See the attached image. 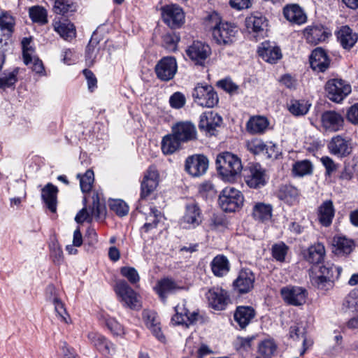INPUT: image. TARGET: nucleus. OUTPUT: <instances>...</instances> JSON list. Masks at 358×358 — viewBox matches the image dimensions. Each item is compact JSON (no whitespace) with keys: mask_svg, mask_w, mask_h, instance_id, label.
Listing matches in <instances>:
<instances>
[{"mask_svg":"<svg viewBox=\"0 0 358 358\" xmlns=\"http://www.w3.org/2000/svg\"><path fill=\"white\" fill-rule=\"evenodd\" d=\"M306 331L305 329L300 324H296L292 325L289 327V336L294 340H299L301 338L303 339V345H306Z\"/></svg>","mask_w":358,"mask_h":358,"instance_id":"59","label":"nucleus"},{"mask_svg":"<svg viewBox=\"0 0 358 358\" xmlns=\"http://www.w3.org/2000/svg\"><path fill=\"white\" fill-rule=\"evenodd\" d=\"M77 178L80 179V185L82 192L83 193L89 192L92 189L94 180L93 171L88 169L83 175L78 174Z\"/></svg>","mask_w":358,"mask_h":358,"instance_id":"49","label":"nucleus"},{"mask_svg":"<svg viewBox=\"0 0 358 358\" xmlns=\"http://www.w3.org/2000/svg\"><path fill=\"white\" fill-rule=\"evenodd\" d=\"M19 70L17 68L8 74L4 73L0 77V87L2 89L8 88L15 85L17 81V76Z\"/></svg>","mask_w":358,"mask_h":358,"instance_id":"53","label":"nucleus"},{"mask_svg":"<svg viewBox=\"0 0 358 358\" xmlns=\"http://www.w3.org/2000/svg\"><path fill=\"white\" fill-rule=\"evenodd\" d=\"M143 317L145 325L150 329L153 335L161 342H165V336L161 330L158 316L154 311L144 310Z\"/></svg>","mask_w":358,"mask_h":358,"instance_id":"29","label":"nucleus"},{"mask_svg":"<svg viewBox=\"0 0 358 358\" xmlns=\"http://www.w3.org/2000/svg\"><path fill=\"white\" fill-rule=\"evenodd\" d=\"M185 102L186 99L184 94L179 92L173 93L169 99L170 106L176 109L182 108L185 106Z\"/></svg>","mask_w":358,"mask_h":358,"instance_id":"64","label":"nucleus"},{"mask_svg":"<svg viewBox=\"0 0 358 358\" xmlns=\"http://www.w3.org/2000/svg\"><path fill=\"white\" fill-rule=\"evenodd\" d=\"M175 311L176 314L171 318V322L174 324H185L186 327H188L198 320V313L195 311L190 313L185 308L184 303L177 305L175 307Z\"/></svg>","mask_w":358,"mask_h":358,"instance_id":"21","label":"nucleus"},{"mask_svg":"<svg viewBox=\"0 0 358 358\" xmlns=\"http://www.w3.org/2000/svg\"><path fill=\"white\" fill-rule=\"evenodd\" d=\"M329 152L338 157H345L350 155L352 151V147L350 139L336 135L331 138L327 145Z\"/></svg>","mask_w":358,"mask_h":358,"instance_id":"13","label":"nucleus"},{"mask_svg":"<svg viewBox=\"0 0 358 358\" xmlns=\"http://www.w3.org/2000/svg\"><path fill=\"white\" fill-rule=\"evenodd\" d=\"M310 107V104L305 100H292L288 105L289 111L295 116L306 115Z\"/></svg>","mask_w":358,"mask_h":358,"instance_id":"46","label":"nucleus"},{"mask_svg":"<svg viewBox=\"0 0 358 358\" xmlns=\"http://www.w3.org/2000/svg\"><path fill=\"white\" fill-rule=\"evenodd\" d=\"M186 54L194 64L204 66L206 59L211 54V49L203 42L194 41L187 48Z\"/></svg>","mask_w":358,"mask_h":358,"instance_id":"11","label":"nucleus"},{"mask_svg":"<svg viewBox=\"0 0 358 358\" xmlns=\"http://www.w3.org/2000/svg\"><path fill=\"white\" fill-rule=\"evenodd\" d=\"M272 210V206L270 204L257 203L253 206L252 216L256 221L264 222L271 220Z\"/></svg>","mask_w":358,"mask_h":358,"instance_id":"42","label":"nucleus"},{"mask_svg":"<svg viewBox=\"0 0 358 358\" xmlns=\"http://www.w3.org/2000/svg\"><path fill=\"white\" fill-rule=\"evenodd\" d=\"M210 20L215 21V25L212 26V34L218 44L228 45L234 42L238 32L234 24L222 22L217 13L210 15Z\"/></svg>","mask_w":358,"mask_h":358,"instance_id":"3","label":"nucleus"},{"mask_svg":"<svg viewBox=\"0 0 358 358\" xmlns=\"http://www.w3.org/2000/svg\"><path fill=\"white\" fill-rule=\"evenodd\" d=\"M332 245L333 252L339 256L349 255L355 246L353 240L340 236L334 238Z\"/></svg>","mask_w":358,"mask_h":358,"instance_id":"32","label":"nucleus"},{"mask_svg":"<svg viewBox=\"0 0 358 358\" xmlns=\"http://www.w3.org/2000/svg\"><path fill=\"white\" fill-rule=\"evenodd\" d=\"M210 267L213 273L216 277H223L229 273L230 264L227 257L223 255H218L212 260Z\"/></svg>","mask_w":358,"mask_h":358,"instance_id":"38","label":"nucleus"},{"mask_svg":"<svg viewBox=\"0 0 358 358\" xmlns=\"http://www.w3.org/2000/svg\"><path fill=\"white\" fill-rule=\"evenodd\" d=\"M324 255L325 248L320 243L310 246L304 253L306 260L310 264L320 263L324 259Z\"/></svg>","mask_w":358,"mask_h":358,"instance_id":"41","label":"nucleus"},{"mask_svg":"<svg viewBox=\"0 0 358 358\" xmlns=\"http://www.w3.org/2000/svg\"><path fill=\"white\" fill-rule=\"evenodd\" d=\"M217 86L229 94L237 93L238 90V86L229 78L219 80L217 83Z\"/></svg>","mask_w":358,"mask_h":358,"instance_id":"61","label":"nucleus"},{"mask_svg":"<svg viewBox=\"0 0 358 358\" xmlns=\"http://www.w3.org/2000/svg\"><path fill=\"white\" fill-rule=\"evenodd\" d=\"M159 183V173L157 171L150 167L145 172L141 185V199H145L149 196L157 188Z\"/></svg>","mask_w":358,"mask_h":358,"instance_id":"18","label":"nucleus"},{"mask_svg":"<svg viewBox=\"0 0 358 358\" xmlns=\"http://www.w3.org/2000/svg\"><path fill=\"white\" fill-rule=\"evenodd\" d=\"M46 291L47 293L50 294V296H48V299L54 305L55 312L57 313L58 317L60 318L61 321L65 323H68L69 315L66 310L64 303L55 295V287L52 285H49L47 287Z\"/></svg>","mask_w":358,"mask_h":358,"instance_id":"33","label":"nucleus"},{"mask_svg":"<svg viewBox=\"0 0 358 358\" xmlns=\"http://www.w3.org/2000/svg\"><path fill=\"white\" fill-rule=\"evenodd\" d=\"M281 199L286 200L287 202L295 199L299 194L298 189L291 185L283 186L280 191Z\"/></svg>","mask_w":358,"mask_h":358,"instance_id":"58","label":"nucleus"},{"mask_svg":"<svg viewBox=\"0 0 358 358\" xmlns=\"http://www.w3.org/2000/svg\"><path fill=\"white\" fill-rule=\"evenodd\" d=\"M58 189L52 183H48L41 192L42 199L48 208L52 213L57 210V194Z\"/></svg>","mask_w":358,"mask_h":358,"instance_id":"36","label":"nucleus"},{"mask_svg":"<svg viewBox=\"0 0 358 358\" xmlns=\"http://www.w3.org/2000/svg\"><path fill=\"white\" fill-rule=\"evenodd\" d=\"M209 305L215 310H224L229 301L227 292L220 287L210 289L206 293Z\"/></svg>","mask_w":358,"mask_h":358,"instance_id":"19","label":"nucleus"},{"mask_svg":"<svg viewBox=\"0 0 358 358\" xmlns=\"http://www.w3.org/2000/svg\"><path fill=\"white\" fill-rule=\"evenodd\" d=\"M110 209L117 215L122 217L126 215L129 212V206L121 199H115L110 203Z\"/></svg>","mask_w":358,"mask_h":358,"instance_id":"56","label":"nucleus"},{"mask_svg":"<svg viewBox=\"0 0 358 358\" xmlns=\"http://www.w3.org/2000/svg\"><path fill=\"white\" fill-rule=\"evenodd\" d=\"M280 294L286 303L299 306L306 303L308 292L301 287L288 286L281 289Z\"/></svg>","mask_w":358,"mask_h":358,"instance_id":"10","label":"nucleus"},{"mask_svg":"<svg viewBox=\"0 0 358 358\" xmlns=\"http://www.w3.org/2000/svg\"><path fill=\"white\" fill-rule=\"evenodd\" d=\"M216 167L219 173L228 180L239 175L243 169L241 159L230 152H223L217 156Z\"/></svg>","mask_w":358,"mask_h":358,"instance_id":"2","label":"nucleus"},{"mask_svg":"<svg viewBox=\"0 0 358 358\" xmlns=\"http://www.w3.org/2000/svg\"><path fill=\"white\" fill-rule=\"evenodd\" d=\"M54 5L52 10L58 15H65L69 12L72 13L76 10V6L72 0H53Z\"/></svg>","mask_w":358,"mask_h":358,"instance_id":"47","label":"nucleus"},{"mask_svg":"<svg viewBox=\"0 0 358 358\" xmlns=\"http://www.w3.org/2000/svg\"><path fill=\"white\" fill-rule=\"evenodd\" d=\"M322 127L325 131L336 132L344 126V117L335 110L324 111L321 116Z\"/></svg>","mask_w":358,"mask_h":358,"instance_id":"17","label":"nucleus"},{"mask_svg":"<svg viewBox=\"0 0 358 358\" xmlns=\"http://www.w3.org/2000/svg\"><path fill=\"white\" fill-rule=\"evenodd\" d=\"M179 289L180 287L177 283L173 280L168 278L158 281L155 287L157 293L164 301H166L167 294L173 293Z\"/></svg>","mask_w":358,"mask_h":358,"instance_id":"40","label":"nucleus"},{"mask_svg":"<svg viewBox=\"0 0 358 358\" xmlns=\"http://www.w3.org/2000/svg\"><path fill=\"white\" fill-rule=\"evenodd\" d=\"M163 217V214L156 207H151L150 212L145 214V222L141 227V233H148L157 228L158 223Z\"/></svg>","mask_w":358,"mask_h":358,"instance_id":"39","label":"nucleus"},{"mask_svg":"<svg viewBox=\"0 0 358 358\" xmlns=\"http://www.w3.org/2000/svg\"><path fill=\"white\" fill-rule=\"evenodd\" d=\"M283 15L288 21L296 24H302L307 20L303 9L296 4L285 6L283 9Z\"/></svg>","mask_w":358,"mask_h":358,"instance_id":"31","label":"nucleus"},{"mask_svg":"<svg viewBox=\"0 0 358 358\" xmlns=\"http://www.w3.org/2000/svg\"><path fill=\"white\" fill-rule=\"evenodd\" d=\"M320 162L325 168V176L331 177L333 173H334L338 165L334 162V161L328 156H324L320 159Z\"/></svg>","mask_w":358,"mask_h":358,"instance_id":"62","label":"nucleus"},{"mask_svg":"<svg viewBox=\"0 0 358 358\" xmlns=\"http://www.w3.org/2000/svg\"><path fill=\"white\" fill-rule=\"evenodd\" d=\"M54 30L67 41H71L76 36V28L71 22L64 20H54L52 22Z\"/></svg>","mask_w":358,"mask_h":358,"instance_id":"34","label":"nucleus"},{"mask_svg":"<svg viewBox=\"0 0 358 358\" xmlns=\"http://www.w3.org/2000/svg\"><path fill=\"white\" fill-rule=\"evenodd\" d=\"M222 122V118L217 113L208 111L203 113L200 115L199 128L210 134L213 133L216 127Z\"/></svg>","mask_w":358,"mask_h":358,"instance_id":"22","label":"nucleus"},{"mask_svg":"<svg viewBox=\"0 0 358 358\" xmlns=\"http://www.w3.org/2000/svg\"><path fill=\"white\" fill-rule=\"evenodd\" d=\"M115 291L127 306L134 308L137 303L136 293L124 280H120L116 282Z\"/></svg>","mask_w":358,"mask_h":358,"instance_id":"20","label":"nucleus"},{"mask_svg":"<svg viewBox=\"0 0 358 358\" xmlns=\"http://www.w3.org/2000/svg\"><path fill=\"white\" fill-rule=\"evenodd\" d=\"M171 129V131H173L175 136L183 143L196 139V129L195 125L191 122H178Z\"/></svg>","mask_w":358,"mask_h":358,"instance_id":"16","label":"nucleus"},{"mask_svg":"<svg viewBox=\"0 0 358 358\" xmlns=\"http://www.w3.org/2000/svg\"><path fill=\"white\" fill-rule=\"evenodd\" d=\"M325 90L330 100L339 103L351 92V86L342 79H331L327 82Z\"/></svg>","mask_w":358,"mask_h":358,"instance_id":"7","label":"nucleus"},{"mask_svg":"<svg viewBox=\"0 0 358 358\" xmlns=\"http://www.w3.org/2000/svg\"><path fill=\"white\" fill-rule=\"evenodd\" d=\"M310 64L313 70L324 72L330 64V59L324 50L321 48L315 49L310 56Z\"/></svg>","mask_w":358,"mask_h":358,"instance_id":"23","label":"nucleus"},{"mask_svg":"<svg viewBox=\"0 0 358 358\" xmlns=\"http://www.w3.org/2000/svg\"><path fill=\"white\" fill-rule=\"evenodd\" d=\"M181 141L177 138L173 131L163 137L162 141V150L165 155H171L180 148Z\"/></svg>","mask_w":358,"mask_h":358,"instance_id":"44","label":"nucleus"},{"mask_svg":"<svg viewBox=\"0 0 358 358\" xmlns=\"http://www.w3.org/2000/svg\"><path fill=\"white\" fill-rule=\"evenodd\" d=\"M244 202L242 192L232 187L223 189L218 197V203L222 210L225 212H236L241 208Z\"/></svg>","mask_w":358,"mask_h":358,"instance_id":"4","label":"nucleus"},{"mask_svg":"<svg viewBox=\"0 0 358 358\" xmlns=\"http://www.w3.org/2000/svg\"><path fill=\"white\" fill-rule=\"evenodd\" d=\"M208 167V159L203 155L188 157L185 161V171L194 177L203 175Z\"/></svg>","mask_w":358,"mask_h":358,"instance_id":"14","label":"nucleus"},{"mask_svg":"<svg viewBox=\"0 0 358 358\" xmlns=\"http://www.w3.org/2000/svg\"><path fill=\"white\" fill-rule=\"evenodd\" d=\"M277 350V345L271 339H266L261 342L259 345V357L262 358H270L273 356Z\"/></svg>","mask_w":358,"mask_h":358,"instance_id":"48","label":"nucleus"},{"mask_svg":"<svg viewBox=\"0 0 358 358\" xmlns=\"http://www.w3.org/2000/svg\"><path fill=\"white\" fill-rule=\"evenodd\" d=\"M162 17L169 27L176 29L184 23L185 15L179 6L170 5L162 8Z\"/></svg>","mask_w":358,"mask_h":358,"instance_id":"15","label":"nucleus"},{"mask_svg":"<svg viewBox=\"0 0 358 358\" xmlns=\"http://www.w3.org/2000/svg\"><path fill=\"white\" fill-rule=\"evenodd\" d=\"M29 15L31 20L41 24L48 22L46 10L41 6H33L29 8Z\"/></svg>","mask_w":358,"mask_h":358,"instance_id":"50","label":"nucleus"},{"mask_svg":"<svg viewBox=\"0 0 358 358\" xmlns=\"http://www.w3.org/2000/svg\"><path fill=\"white\" fill-rule=\"evenodd\" d=\"M335 208L331 200L324 201L317 209V218L320 223L324 227H329L332 223L334 217Z\"/></svg>","mask_w":358,"mask_h":358,"instance_id":"30","label":"nucleus"},{"mask_svg":"<svg viewBox=\"0 0 358 358\" xmlns=\"http://www.w3.org/2000/svg\"><path fill=\"white\" fill-rule=\"evenodd\" d=\"M15 17L10 13L4 11L0 13V29L4 36H11L15 30Z\"/></svg>","mask_w":358,"mask_h":358,"instance_id":"45","label":"nucleus"},{"mask_svg":"<svg viewBox=\"0 0 358 358\" xmlns=\"http://www.w3.org/2000/svg\"><path fill=\"white\" fill-rule=\"evenodd\" d=\"M288 249V247L282 242L274 244L272 246V256L275 260L283 262Z\"/></svg>","mask_w":358,"mask_h":358,"instance_id":"54","label":"nucleus"},{"mask_svg":"<svg viewBox=\"0 0 358 358\" xmlns=\"http://www.w3.org/2000/svg\"><path fill=\"white\" fill-rule=\"evenodd\" d=\"M202 221L203 215L199 205L195 202L187 203L180 220L182 227L187 229H194L199 226Z\"/></svg>","mask_w":358,"mask_h":358,"instance_id":"8","label":"nucleus"},{"mask_svg":"<svg viewBox=\"0 0 358 358\" xmlns=\"http://www.w3.org/2000/svg\"><path fill=\"white\" fill-rule=\"evenodd\" d=\"M101 194L97 191L92 192V207L89 212L85 207L82 208L76 215L75 220L77 223L81 224L84 222H92V217L97 219L104 218L106 214L105 201L101 198Z\"/></svg>","mask_w":358,"mask_h":358,"instance_id":"5","label":"nucleus"},{"mask_svg":"<svg viewBox=\"0 0 358 358\" xmlns=\"http://www.w3.org/2000/svg\"><path fill=\"white\" fill-rule=\"evenodd\" d=\"M31 39L29 38H24L22 41V55L24 62L26 65H29L32 60L31 54L34 49L30 45Z\"/></svg>","mask_w":358,"mask_h":358,"instance_id":"57","label":"nucleus"},{"mask_svg":"<svg viewBox=\"0 0 358 358\" xmlns=\"http://www.w3.org/2000/svg\"><path fill=\"white\" fill-rule=\"evenodd\" d=\"M258 54L265 62L270 64L276 63L282 57L280 49L271 44L268 41L263 42L258 49Z\"/></svg>","mask_w":358,"mask_h":358,"instance_id":"26","label":"nucleus"},{"mask_svg":"<svg viewBox=\"0 0 358 358\" xmlns=\"http://www.w3.org/2000/svg\"><path fill=\"white\" fill-rule=\"evenodd\" d=\"M343 308L351 310L352 312H358V297L356 293H350L344 299Z\"/></svg>","mask_w":358,"mask_h":358,"instance_id":"63","label":"nucleus"},{"mask_svg":"<svg viewBox=\"0 0 358 358\" xmlns=\"http://www.w3.org/2000/svg\"><path fill=\"white\" fill-rule=\"evenodd\" d=\"M269 126L268 120L264 116H253L246 124L247 131L252 134H261L266 131Z\"/></svg>","mask_w":358,"mask_h":358,"instance_id":"35","label":"nucleus"},{"mask_svg":"<svg viewBox=\"0 0 358 358\" xmlns=\"http://www.w3.org/2000/svg\"><path fill=\"white\" fill-rule=\"evenodd\" d=\"M120 273L133 285L136 284L140 280L138 273L134 267L123 266L120 268Z\"/></svg>","mask_w":358,"mask_h":358,"instance_id":"55","label":"nucleus"},{"mask_svg":"<svg viewBox=\"0 0 358 358\" xmlns=\"http://www.w3.org/2000/svg\"><path fill=\"white\" fill-rule=\"evenodd\" d=\"M88 338L102 355L109 356L115 353V345L103 336L96 333H90Z\"/></svg>","mask_w":358,"mask_h":358,"instance_id":"25","label":"nucleus"},{"mask_svg":"<svg viewBox=\"0 0 358 358\" xmlns=\"http://www.w3.org/2000/svg\"><path fill=\"white\" fill-rule=\"evenodd\" d=\"M255 315L254 308L250 306H239L236 308L234 318L241 329L247 327Z\"/></svg>","mask_w":358,"mask_h":358,"instance_id":"37","label":"nucleus"},{"mask_svg":"<svg viewBox=\"0 0 358 358\" xmlns=\"http://www.w3.org/2000/svg\"><path fill=\"white\" fill-rule=\"evenodd\" d=\"M100 320L105 322L108 329L114 335L121 336L124 334V329L122 326L115 318L101 315Z\"/></svg>","mask_w":358,"mask_h":358,"instance_id":"51","label":"nucleus"},{"mask_svg":"<svg viewBox=\"0 0 358 358\" xmlns=\"http://www.w3.org/2000/svg\"><path fill=\"white\" fill-rule=\"evenodd\" d=\"M341 271V267L327 264L320 266L317 271L310 270V282L317 289L327 292L333 288L334 282L338 278Z\"/></svg>","mask_w":358,"mask_h":358,"instance_id":"1","label":"nucleus"},{"mask_svg":"<svg viewBox=\"0 0 358 358\" xmlns=\"http://www.w3.org/2000/svg\"><path fill=\"white\" fill-rule=\"evenodd\" d=\"M313 171V166L310 161L302 160L296 162L292 169L293 173L297 176H304L310 174Z\"/></svg>","mask_w":358,"mask_h":358,"instance_id":"52","label":"nucleus"},{"mask_svg":"<svg viewBox=\"0 0 358 358\" xmlns=\"http://www.w3.org/2000/svg\"><path fill=\"white\" fill-rule=\"evenodd\" d=\"M255 280V276L251 270L241 269L233 282V288L239 294H247L253 289Z\"/></svg>","mask_w":358,"mask_h":358,"instance_id":"12","label":"nucleus"},{"mask_svg":"<svg viewBox=\"0 0 358 358\" xmlns=\"http://www.w3.org/2000/svg\"><path fill=\"white\" fill-rule=\"evenodd\" d=\"M194 101L199 106L213 108L218 103V96L211 85L198 84L192 92Z\"/></svg>","mask_w":358,"mask_h":358,"instance_id":"6","label":"nucleus"},{"mask_svg":"<svg viewBox=\"0 0 358 358\" xmlns=\"http://www.w3.org/2000/svg\"><path fill=\"white\" fill-rule=\"evenodd\" d=\"M304 36L308 43L315 45L324 41L327 37V33L322 26H313L306 28Z\"/></svg>","mask_w":358,"mask_h":358,"instance_id":"43","label":"nucleus"},{"mask_svg":"<svg viewBox=\"0 0 358 358\" xmlns=\"http://www.w3.org/2000/svg\"><path fill=\"white\" fill-rule=\"evenodd\" d=\"M336 34L340 44L345 50H350L358 40V34L347 25L342 26Z\"/></svg>","mask_w":358,"mask_h":358,"instance_id":"28","label":"nucleus"},{"mask_svg":"<svg viewBox=\"0 0 358 358\" xmlns=\"http://www.w3.org/2000/svg\"><path fill=\"white\" fill-rule=\"evenodd\" d=\"M245 182L252 188H260L266 183L265 171L259 164L250 166V174L245 177Z\"/></svg>","mask_w":358,"mask_h":358,"instance_id":"24","label":"nucleus"},{"mask_svg":"<svg viewBox=\"0 0 358 358\" xmlns=\"http://www.w3.org/2000/svg\"><path fill=\"white\" fill-rule=\"evenodd\" d=\"M245 24L250 31H252L257 36H264L266 34L268 26L267 20L261 14L251 15L246 18Z\"/></svg>","mask_w":358,"mask_h":358,"instance_id":"27","label":"nucleus"},{"mask_svg":"<svg viewBox=\"0 0 358 358\" xmlns=\"http://www.w3.org/2000/svg\"><path fill=\"white\" fill-rule=\"evenodd\" d=\"M178 70L176 59L173 57H164L156 64L155 71L157 77L162 81L172 80Z\"/></svg>","mask_w":358,"mask_h":358,"instance_id":"9","label":"nucleus"},{"mask_svg":"<svg viewBox=\"0 0 358 358\" xmlns=\"http://www.w3.org/2000/svg\"><path fill=\"white\" fill-rule=\"evenodd\" d=\"M247 150L254 155H258L264 152L265 143L259 139H253L247 142Z\"/></svg>","mask_w":358,"mask_h":358,"instance_id":"60","label":"nucleus"}]
</instances>
